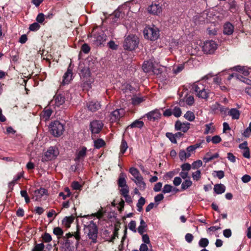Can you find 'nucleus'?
Listing matches in <instances>:
<instances>
[{"label": "nucleus", "mask_w": 251, "mask_h": 251, "mask_svg": "<svg viewBox=\"0 0 251 251\" xmlns=\"http://www.w3.org/2000/svg\"><path fill=\"white\" fill-rule=\"evenodd\" d=\"M143 70L145 73H152L156 75H158L162 72L160 67L153 59L145 61L143 65Z\"/></svg>", "instance_id": "obj_3"}, {"label": "nucleus", "mask_w": 251, "mask_h": 251, "mask_svg": "<svg viewBox=\"0 0 251 251\" xmlns=\"http://www.w3.org/2000/svg\"><path fill=\"white\" fill-rule=\"evenodd\" d=\"M234 26L230 23L227 22L224 25L223 33L226 35H231L234 31Z\"/></svg>", "instance_id": "obj_25"}, {"label": "nucleus", "mask_w": 251, "mask_h": 251, "mask_svg": "<svg viewBox=\"0 0 251 251\" xmlns=\"http://www.w3.org/2000/svg\"><path fill=\"white\" fill-rule=\"evenodd\" d=\"M241 180L244 183H248L251 180V176L248 175H245L241 177Z\"/></svg>", "instance_id": "obj_64"}, {"label": "nucleus", "mask_w": 251, "mask_h": 251, "mask_svg": "<svg viewBox=\"0 0 251 251\" xmlns=\"http://www.w3.org/2000/svg\"><path fill=\"white\" fill-rule=\"evenodd\" d=\"M182 182V180L180 177H175L173 180V184L174 185L177 186L179 185Z\"/></svg>", "instance_id": "obj_61"}, {"label": "nucleus", "mask_w": 251, "mask_h": 251, "mask_svg": "<svg viewBox=\"0 0 251 251\" xmlns=\"http://www.w3.org/2000/svg\"><path fill=\"white\" fill-rule=\"evenodd\" d=\"M44 248L45 246L43 243L37 244L32 251H43Z\"/></svg>", "instance_id": "obj_50"}, {"label": "nucleus", "mask_w": 251, "mask_h": 251, "mask_svg": "<svg viewBox=\"0 0 251 251\" xmlns=\"http://www.w3.org/2000/svg\"><path fill=\"white\" fill-rule=\"evenodd\" d=\"M121 194L124 197L127 194H129V188L128 186L121 187L120 189Z\"/></svg>", "instance_id": "obj_52"}, {"label": "nucleus", "mask_w": 251, "mask_h": 251, "mask_svg": "<svg viewBox=\"0 0 251 251\" xmlns=\"http://www.w3.org/2000/svg\"><path fill=\"white\" fill-rule=\"evenodd\" d=\"M214 19V17L212 13L207 10L201 13L199 17V21L204 23L213 22Z\"/></svg>", "instance_id": "obj_16"}, {"label": "nucleus", "mask_w": 251, "mask_h": 251, "mask_svg": "<svg viewBox=\"0 0 251 251\" xmlns=\"http://www.w3.org/2000/svg\"><path fill=\"white\" fill-rule=\"evenodd\" d=\"M103 126L101 121L95 120L90 123V129L93 134H97L101 131Z\"/></svg>", "instance_id": "obj_15"}, {"label": "nucleus", "mask_w": 251, "mask_h": 251, "mask_svg": "<svg viewBox=\"0 0 251 251\" xmlns=\"http://www.w3.org/2000/svg\"><path fill=\"white\" fill-rule=\"evenodd\" d=\"M21 195L22 197H24L25 198V201L26 203H28L30 202V199L27 195L26 191H25V190L21 191Z\"/></svg>", "instance_id": "obj_54"}, {"label": "nucleus", "mask_w": 251, "mask_h": 251, "mask_svg": "<svg viewBox=\"0 0 251 251\" xmlns=\"http://www.w3.org/2000/svg\"><path fill=\"white\" fill-rule=\"evenodd\" d=\"M90 63L88 66L80 64L79 67V75L82 80V86L84 89H90L92 87V84L94 82V78L91 76V70L92 67H90Z\"/></svg>", "instance_id": "obj_1"}, {"label": "nucleus", "mask_w": 251, "mask_h": 251, "mask_svg": "<svg viewBox=\"0 0 251 251\" xmlns=\"http://www.w3.org/2000/svg\"><path fill=\"white\" fill-rule=\"evenodd\" d=\"M125 113L126 111L124 109H117L110 114V120L111 122L118 121L121 118L125 116Z\"/></svg>", "instance_id": "obj_13"}, {"label": "nucleus", "mask_w": 251, "mask_h": 251, "mask_svg": "<svg viewBox=\"0 0 251 251\" xmlns=\"http://www.w3.org/2000/svg\"><path fill=\"white\" fill-rule=\"evenodd\" d=\"M218 44L213 40H207L203 43L202 51L206 54H213L217 49Z\"/></svg>", "instance_id": "obj_10"}, {"label": "nucleus", "mask_w": 251, "mask_h": 251, "mask_svg": "<svg viewBox=\"0 0 251 251\" xmlns=\"http://www.w3.org/2000/svg\"><path fill=\"white\" fill-rule=\"evenodd\" d=\"M43 240L44 242L46 243H49L52 240V238L51 235L48 233H45L42 236Z\"/></svg>", "instance_id": "obj_47"}, {"label": "nucleus", "mask_w": 251, "mask_h": 251, "mask_svg": "<svg viewBox=\"0 0 251 251\" xmlns=\"http://www.w3.org/2000/svg\"><path fill=\"white\" fill-rule=\"evenodd\" d=\"M84 230L89 238L92 240V243H96L97 242L98 233V229L96 224L93 221H91L88 225L85 226Z\"/></svg>", "instance_id": "obj_4"}, {"label": "nucleus", "mask_w": 251, "mask_h": 251, "mask_svg": "<svg viewBox=\"0 0 251 251\" xmlns=\"http://www.w3.org/2000/svg\"><path fill=\"white\" fill-rule=\"evenodd\" d=\"M173 186L169 184H165L163 188L162 192L164 194L168 193L172 191Z\"/></svg>", "instance_id": "obj_57"}, {"label": "nucleus", "mask_w": 251, "mask_h": 251, "mask_svg": "<svg viewBox=\"0 0 251 251\" xmlns=\"http://www.w3.org/2000/svg\"><path fill=\"white\" fill-rule=\"evenodd\" d=\"M147 225L146 222L143 219L140 218V226L138 227V232L140 234H143L147 231Z\"/></svg>", "instance_id": "obj_28"}, {"label": "nucleus", "mask_w": 251, "mask_h": 251, "mask_svg": "<svg viewBox=\"0 0 251 251\" xmlns=\"http://www.w3.org/2000/svg\"><path fill=\"white\" fill-rule=\"evenodd\" d=\"M90 50V48L87 44H84L82 45L81 47V50L84 53H87L89 52Z\"/></svg>", "instance_id": "obj_63"}, {"label": "nucleus", "mask_w": 251, "mask_h": 251, "mask_svg": "<svg viewBox=\"0 0 251 251\" xmlns=\"http://www.w3.org/2000/svg\"><path fill=\"white\" fill-rule=\"evenodd\" d=\"M202 165V162L201 160H198L192 163V168L194 169H198Z\"/></svg>", "instance_id": "obj_55"}, {"label": "nucleus", "mask_w": 251, "mask_h": 251, "mask_svg": "<svg viewBox=\"0 0 251 251\" xmlns=\"http://www.w3.org/2000/svg\"><path fill=\"white\" fill-rule=\"evenodd\" d=\"M148 11L150 14L158 15L162 12V8L159 4H152L148 7Z\"/></svg>", "instance_id": "obj_19"}, {"label": "nucleus", "mask_w": 251, "mask_h": 251, "mask_svg": "<svg viewBox=\"0 0 251 251\" xmlns=\"http://www.w3.org/2000/svg\"><path fill=\"white\" fill-rule=\"evenodd\" d=\"M140 251H152L151 249V247H150V249L149 248L148 244H141L139 248Z\"/></svg>", "instance_id": "obj_53"}, {"label": "nucleus", "mask_w": 251, "mask_h": 251, "mask_svg": "<svg viewBox=\"0 0 251 251\" xmlns=\"http://www.w3.org/2000/svg\"><path fill=\"white\" fill-rule=\"evenodd\" d=\"M166 136L169 139L172 143L175 144L176 143V138L175 134L170 132H167L166 133Z\"/></svg>", "instance_id": "obj_49"}, {"label": "nucleus", "mask_w": 251, "mask_h": 251, "mask_svg": "<svg viewBox=\"0 0 251 251\" xmlns=\"http://www.w3.org/2000/svg\"><path fill=\"white\" fill-rule=\"evenodd\" d=\"M184 118L187 119V120L192 122L195 119V115L193 113V112L188 111L184 116Z\"/></svg>", "instance_id": "obj_41"}, {"label": "nucleus", "mask_w": 251, "mask_h": 251, "mask_svg": "<svg viewBox=\"0 0 251 251\" xmlns=\"http://www.w3.org/2000/svg\"><path fill=\"white\" fill-rule=\"evenodd\" d=\"M48 191L44 188H40L34 191L32 194V199L35 201H41L45 200L47 198Z\"/></svg>", "instance_id": "obj_11"}, {"label": "nucleus", "mask_w": 251, "mask_h": 251, "mask_svg": "<svg viewBox=\"0 0 251 251\" xmlns=\"http://www.w3.org/2000/svg\"><path fill=\"white\" fill-rule=\"evenodd\" d=\"M138 43L139 40L137 36L129 35L125 40L124 48L125 50H132L138 46Z\"/></svg>", "instance_id": "obj_7"}, {"label": "nucleus", "mask_w": 251, "mask_h": 251, "mask_svg": "<svg viewBox=\"0 0 251 251\" xmlns=\"http://www.w3.org/2000/svg\"><path fill=\"white\" fill-rule=\"evenodd\" d=\"M194 98L192 96H189L186 98L185 102L189 105H192L194 103Z\"/></svg>", "instance_id": "obj_60"}, {"label": "nucleus", "mask_w": 251, "mask_h": 251, "mask_svg": "<svg viewBox=\"0 0 251 251\" xmlns=\"http://www.w3.org/2000/svg\"><path fill=\"white\" fill-rule=\"evenodd\" d=\"M209 243L208 239L206 238H202L199 240V246L201 248H205L208 246Z\"/></svg>", "instance_id": "obj_39"}, {"label": "nucleus", "mask_w": 251, "mask_h": 251, "mask_svg": "<svg viewBox=\"0 0 251 251\" xmlns=\"http://www.w3.org/2000/svg\"><path fill=\"white\" fill-rule=\"evenodd\" d=\"M143 32L145 37L151 41L157 40L159 36V31L154 26L152 27L146 26Z\"/></svg>", "instance_id": "obj_8"}, {"label": "nucleus", "mask_w": 251, "mask_h": 251, "mask_svg": "<svg viewBox=\"0 0 251 251\" xmlns=\"http://www.w3.org/2000/svg\"><path fill=\"white\" fill-rule=\"evenodd\" d=\"M58 154L59 151L57 148L55 147H50L46 152L43 159L45 161L51 160L55 159Z\"/></svg>", "instance_id": "obj_12"}, {"label": "nucleus", "mask_w": 251, "mask_h": 251, "mask_svg": "<svg viewBox=\"0 0 251 251\" xmlns=\"http://www.w3.org/2000/svg\"><path fill=\"white\" fill-rule=\"evenodd\" d=\"M129 229L134 232H136V224L135 221H131L128 224Z\"/></svg>", "instance_id": "obj_48"}, {"label": "nucleus", "mask_w": 251, "mask_h": 251, "mask_svg": "<svg viewBox=\"0 0 251 251\" xmlns=\"http://www.w3.org/2000/svg\"><path fill=\"white\" fill-rule=\"evenodd\" d=\"M192 176L194 180L198 181L201 178V172L200 170H197L192 174Z\"/></svg>", "instance_id": "obj_43"}, {"label": "nucleus", "mask_w": 251, "mask_h": 251, "mask_svg": "<svg viewBox=\"0 0 251 251\" xmlns=\"http://www.w3.org/2000/svg\"><path fill=\"white\" fill-rule=\"evenodd\" d=\"M190 125L189 123H182L180 121H177L175 124V129L176 130L186 132L190 128Z\"/></svg>", "instance_id": "obj_17"}, {"label": "nucleus", "mask_w": 251, "mask_h": 251, "mask_svg": "<svg viewBox=\"0 0 251 251\" xmlns=\"http://www.w3.org/2000/svg\"><path fill=\"white\" fill-rule=\"evenodd\" d=\"M126 175L124 173H121L118 179V185L119 187L127 186L126 180Z\"/></svg>", "instance_id": "obj_33"}, {"label": "nucleus", "mask_w": 251, "mask_h": 251, "mask_svg": "<svg viewBox=\"0 0 251 251\" xmlns=\"http://www.w3.org/2000/svg\"><path fill=\"white\" fill-rule=\"evenodd\" d=\"M72 186L74 190H80L82 186L77 181H74L72 184Z\"/></svg>", "instance_id": "obj_62"}, {"label": "nucleus", "mask_w": 251, "mask_h": 251, "mask_svg": "<svg viewBox=\"0 0 251 251\" xmlns=\"http://www.w3.org/2000/svg\"><path fill=\"white\" fill-rule=\"evenodd\" d=\"M66 237L67 239L74 237L76 240V244H78V241L80 239V233L79 226L78 225L76 226V231L75 232L72 233L69 232L66 234Z\"/></svg>", "instance_id": "obj_23"}, {"label": "nucleus", "mask_w": 251, "mask_h": 251, "mask_svg": "<svg viewBox=\"0 0 251 251\" xmlns=\"http://www.w3.org/2000/svg\"><path fill=\"white\" fill-rule=\"evenodd\" d=\"M74 220V217L73 216L66 217L62 220V224L67 228H68L70 226L71 224L73 222Z\"/></svg>", "instance_id": "obj_35"}, {"label": "nucleus", "mask_w": 251, "mask_h": 251, "mask_svg": "<svg viewBox=\"0 0 251 251\" xmlns=\"http://www.w3.org/2000/svg\"><path fill=\"white\" fill-rule=\"evenodd\" d=\"M53 233L56 236L60 237L63 235V231L59 227H56L53 228Z\"/></svg>", "instance_id": "obj_51"}, {"label": "nucleus", "mask_w": 251, "mask_h": 251, "mask_svg": "<svg viewBox=\"0 0 251 251\" xmlns=\"http://www.w3.org/2000/svg\"><path fill=\"white\" fill-rule=\"evenodd\" d=\"M210 109L215 114L220 113L222 115H226L228 108L218 102H215L210 106Z\"/></svg>", "instance_id": "obj_14"}, {"label": "nucleus", "mask_w": 251, "mask_h": 251, "mask_svg": "<svg viewBox=\"0 0 251 251\" xmlns=\"http://www.w3.org/2000/svg\"><path fill=\"white\" fill-rule=\"evenodd\" d=\"M128 148L127 143L124 140H123L120 147V153L123 154L126 151Z\"/></svg>", "instance_id": "obj_42"}, {"label": "nucleus", "mask_w": 251, "mask_h": 251, "mask_svg": "<svg viewBox=\"0 0 251 251\" xmlns=\"http://www.w3.org/2000/svg\"><path fill=\"white\" fill-rule=\"evenodd\" d=\"M144 123L143 121L140 120H136L132 123L130 125L127 126V128H141L143 127Z\"/></svg>", "instance_id": "obj_30"}, {"label": "nucleus", "mask_w": 251, "mask_h": 251, "mask_svg": "<svg viewBox=\"0 0 251 251\" xmlns=\"http://www.w3.org/2000/svg\"><path fill=\"white\" fill-rule=\"evenodd\" d=\"M192 89L200 98L207 99L209 96V90L201 82L195 83L192 86Z\"/></svg>", "instance_id": "obj_5"}, {"label": "nucleus", "mask_w": 251, "mask_h": 251, "mask_svg": "<svg viewBox=\"0 0 251 251\" xmlns=\"http://www.w3.org/2000/svg\"><path fill=\"white\" fill-rule=\"evenodd\" d=\"M184 68V64H180L177 66H175L173 69V73L175 74H177L182 71Z\"/></svg>", "instance_id": "obj_45"}, {"label": "nucleus", "mask_w": 251, "mask_h": 251, "mask_svg": "<svg viewBox=\"0 0 251 251\" xmlns=\"http://www.w3.org/2000/svg\"><path fill=\"white\" fill-rule=\"evenodd\" d=\"M106 36L103 33H96L94 35V40L95 44L97 46H100L106 40Z\"/></svg>", "instance_id": "obj_18"}, {"label": "nucleus", "mask_w": 251, "mask_h": 251, "mask_svg": "<svg viewBox=\"0 0 251 251\" xmlns=\"http://www.w3.org/2000/svg\"><path fill=\"white\" fill-rule=\"evenodd\" d=\"M161 114L158 110H155L151 111L146 114L147 118L151 121H155L160 118Z\"/></svg>", "instance_id": "obj_24"}, {"label": "nucleus", "mask_w": 251, "mask_h": 251, "mask_svg": "<svg viewBox=\"0 0 251 251\" xmlns=\"http://www.w3.org/2000/svg\"><path fill=\"white\" fill-rule=\"evenodd\" d=\"M72 75L73 73L72 70L68 69L63 75L62 84L63 85L68 84L72 79Z\"/></svg>", "instance_id": "obj_26"}, {"label": "nucleus", "mask_w": 251, "mask_h": 251, "mask_svg": "<svg viewBox=\"0 0 251 251\" xmlns=\"http://www.w3.org/2000/svg\"><path fill=\"white\" fill-rule=\"evenodd\" d=\"M65 101V98L63 95L56 94L52 100L50 101L49 106L50 107H52L54 110L57 111L62 107Z\"/></svg>", "instance_id": "obj_9"}, {"label": "nucleus", "mask_w": 251, "mask_h": 251, "mask_svg": "<svg viewBox=\"0 0 251 251\" xmlns=\"http://www.w3.org/2000/svg\"><path fill=\"white\" fill-rule=\"evenodd\" d=\"M245 8L247 14L251 18V2H247Z\"/></svg>", "instance_id": "obj_58"}, {"label": "nucleus", "mask_w": 251, "mask_h": 251, "mask_svg": "<svg viewBox=\"0 0 251 251\" xmlns=\"http://www.w3.org/2000/svg\"><path fill=\"white\" fill-rule=\"evenodd\" d=\"M178 155L180 160L182 161H185L187 158L191 156V154L187 153V151H185L184 150H181L179 152Z\"/></svg>", "instance_id": "obj_34"}, {"label": "nucleus", "mask_w": 251, "mask_h": 251, "mask_svg": "<svg viewBox=\"0 0 251 251\" xmlns=\"http://www.w3.org/2000/svg\"><path fill=\"white\" fill-rule=\"evenodd\" d=\"M173 115L176 117H179L181 115V109L177 106H176L173 110Z\"/></svg>", "instance_id": "obj_46"}, {"label": "nucleus", "mask_w": 251, "mask_h": 251, "mask_svg": "<svg viewBox=\"0 0 251 251\" xmlns=\"http://www.w3.org/2000/svg\"><path fill=\"white\" fill-rule=\"evenodd\" d=\"M49 128L50 133L54 137L60 136L64 130L63 125L58 121L51 122Z\"/></svg>", "instance_id": "obj_6"}, {"label": "nucleus", "mask_w": 251, "mask_h": 251, "mask_svg": "<svg viewBox=\"0 0 251 251\" xmlns=\"http://www.w3.org/2000/svg\"><path fill=\"white\" fill-rule=\"evenodd\" d=\"M105 144V142L101 139H98L94 141V147L98 149L102 147Z\"/></svg>", "instance_id": "obj_38"}, {"label": "nucleus", "mask_w": 251, "mask_h": 251, "mask_svg": "<svg viewBox=\"0 0 251 251\" xmlns=\"http://www.w3.org/2000/svg\"><path fill=\"white\" fill-rule=\"evenodd\" d=\"M87 107L90 111L95 112L100 108V104L97 101H91L87 103Z\"/></svg>", "instance_id": "obj_21"}, {"label": "nucleus", "mask_w": 251, "mask_h": 251, "mask_svg": "<svg viewBox=\"0 0 251 251\" xmlns=\"http://www.w3.org/2000/svg\"><path fill=\"white\" fill-rule=\"evenodd\" d=\"M129 172L133 177L132 180L139 187V189L144 191L146 188V184L139 171L136 168L131 167L129 169Z\"/></svg>", "instance_id": "obj_2"}, {"label": "nucleus", "mask_w": 251, "mask_h": 251, "mask_svg": "<svg viewBox=\"0 0 251 251\" xmlns=\"http://www.w3.org/2000/svg\"><path fill=\"white\" fill-rule=\"evenodd\" d=\"M87 148L83 147L81 150H80L76 154L75 161H80L83 160L86 155Z\"/></svg>", "instance_id": "obj_27"}, {"label": "nucleus", "mask_w": 251, "mask_h": 251, "mask_svg": "<svg viewBox=\"0 0 251 251\" xmlns=\"http://www.w3.org/2000/svg\"><path fill=\"white\" fill-rule=\"evenodd\" d=\"M40 27V26L38 23H34L29 26V29L31 31H37Z\"/></svg>", "instance_id": "obj_59"}, {"label": "nucleus", "mask_w": 251, "mask_h": 251, "mask_svg": "<svg viewBox=\"0 0 251 251\" xmlns=\"http://www.w3.org/2000/svg\"><path fill=\"white\" fill-rule=\"evenodd\" d=\"M53 110L52 107H50L49 104L41 113V118L45 121L49 120Z\"/></svg>", "instance_id": "obj_20"}, {"label": "nucleus", "mask_w": 251, "mask_h": 251, "mask_svg": "<svg viewBox=\"0 0 251 251\" xmlns=\"http://www.w3.org/2000/svg\"><path fill=\"white\" fill-rule=\"evenodd\" d=\"M214 127L212 126V124L210 123L205 125V129L204 132L205 134H208V133H213L214 131Z\"/></svg>", "instance_id": "obj_40"}, {"label": "nucleus", "mask_w": 251, "mask_h": 251, "mask_svg": "<svg viewBox=\"0 0 251 251\" xmlns=\"http://www.w3.org/2000/svg\"><path fill=\"white\" fill-rule=\"evenodd\" d=\"M218 157L219 154L218 153L211 154V152H208L206 153L205 155L203 158V160L204 162L207 163L215 158H218Z\"/></svg>", "instance_id": "obj_31"}, {"label": "nucleus", "mask_w": 251, "mask_h": 251, "mask_svg": "<svg viewBox=\"0 0 251 251\" xmlns=\"http://www.w3.org/2000/svg\"><path fill=\"white\" fill-rule=\"evenodd\" d=\"M181 168L182 171L189 172L191 170V166L190 164L186 163L181 165Z\"/></svg>", "instance_id": "obj_56"}, {"label": "nucleus", "mask_w": 251, "mask_h": 251, "mask_svg": "<svg viewBox=\"0 0 251 251\" xmlns=\"http://www.w3.org/2000/svg\"><path fill=\"white\" fill-rule=\"evenodd\" d=\"M141 235H142V241L144 242L143 244H147L148 245H149V246L150 247H151V241H150L149 235L147 234H144V233Z\"/></svg>", "instance_id": "obj_44"}, {"label": "nucleus", "mask_w": 251, "mask_h": 251, "mask_svg": "<svg viewBox=\"0 0 251 251\" xmlns=\"http://www.w3.org/2000/svg\"><path fill=\"white\" fill-rule=\"evenodd\" d=\"M132 103L134 105H138L141 102H142L143 101L145 100V99L144 97H138V96H134L133 97L132 99Z\"/></svg>", "instance_id": "obj_36"}, {"label": "nucleus", "mask_w": 251, "mask_h": 251, "mask_svg": "<svg viewBox=\"0 0 251 251\" xmlns=\"http://www.w3.org/2000/svg\"><path fill=\"white\" fill-rule=\"evenodd\" d=\"M193 184L192 181L190 180V178L185 179L182 182L181 185V189L182 191H184L192 186Z\"/></svg>", "instance_id": "obj_32"}, {"label": "nucleus", "mask_w": 251, "mask_h": 251, "mask_svg": "<svg viewBox=\"0 0 251 251\" xmlns=\"http://www.w3.org/2000/svg\"><path fill=\"white\" fill-rule=\"evenodd\" d=\"M214 191L217 194H221L226 191V187L223 184H216L214 186Z\"/></svg>", "instance_id": "obj_29"}, {"label": "nucleus", "mask_w": 251, "mask_h": 251, "mask_svg": "<svg viewBox=\"0 0 251 251\" xmlns=\"http://www.w3.org/2000/svg\"><path fill=\"white\" fill-rule=\"evenodd\" d=\"M146 202L145 198L141 197L138 200L137 203V210L141 212L143 210V206L145 204Z\"/></svg>", "instance_id": "obj_37"}, {"label": "nucleus", "mask_w": 251, "mask_h": 251, "mask_svg": "<svg viewBox=\"0 0 251 251\" xmlns=\"http://www.w3.org/2000/svg\"><path fill=\"white\" fill-rule=\"evenodd\" d=\"M227 114L231 117L232 120H238L240 118L241 112L237 108H231L227 111Z\"/></svg>", "instance_id": "obj_22"}]
</instances>
